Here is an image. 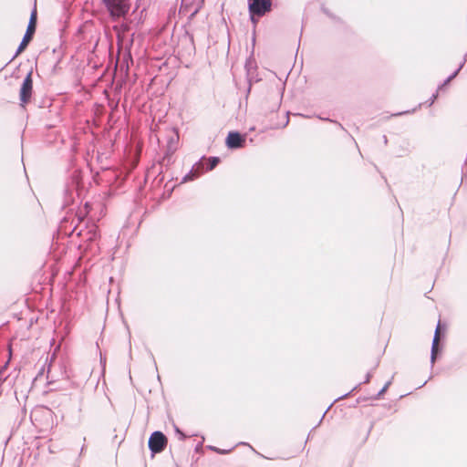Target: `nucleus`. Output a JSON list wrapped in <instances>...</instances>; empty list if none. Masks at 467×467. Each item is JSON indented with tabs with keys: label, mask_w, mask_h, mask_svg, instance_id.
I'll return each mask as SVG.
<instances>
[{
	"label": "nucleus",
	"mask_w": 467,
	"mask_h": 467,
	"mask_svg": "<svg viewBox=\"0 0 467 467\" xmlns=\"http://www.w3.org/2000/svg\"><path fill=\"white\" fill-rule=\"evenodd\" d=\"M101 2L114 20L124 17L130 9V0H101Z\"/></svg>",
	"instance_id": "nucleus-1"
},
{
	"label": "nucleus",
	"mask_w": 467,
	"mask_h": 467,
	"mask_svg": "<svg viewBox=\"0 0 467 467\" xmlns=\"http://www.w3.org/2000/svg\"><path fill=\"white\" fill-rule=\"evenodd\" d=\"M389 385V382H388V383L383 387V389H381L380 393H383V392L388 389Z\"/></svg>",
	"instance_id": "nucleus-11"
},
{
	"label": "nucleus",
	"mask_w": 467,
	"mask_h": 467,
	"mask_svg": "<svg viewBox=\"0 0 467 467\" xmlns=\"http://www.w3.org/2000/svg\"><path fill=\"white\" fill-rule=\"evenodd\" d=\"M462 64L459 67V68L451 75L448 78L447 81H450L451 79H452L457 74L458 72L460 71V69L462 68Z\"/></svg>",
	"instance_id": "nucleus-9"
},
{
	"label": "nucleus",
	"mask_w": 467,
	"mask_h": 467,
	"mask_svg": "<svg viewBox=\"0 0 467 467\" xmlns=\"http://www.w3.org/2000/svg\"><path fill=\"white\" fill-rule=\"evenodd\" d=\"M167 444L165 435L161 431H154L149 439V448L153 453L162 451Z\"/></svg>",
	"instance_id": "nucleus-4"
},
{
	"label": "nucleus",
	"mask_w": 467,
	"mask_h": 467,
	"mask_svg": "<svg viewBox=\"0 0 467 467\" xmlns=\"http://www.w3.org/2000/svg\"><path fill=\"white\" fill-rule=\"evenodd\" d=\"M244 139L238 132H230L226 139V145L230 149H236L242 147Z\"/></svg>",
	"instance_id": "nucleus-6"
},
{
	"label": "nucleus",
	"mask_w": 467,
	"mask_h": 467,
	"mask_svg": "<svg viewBox=\"0 0 467 467\" xmlns=\"http://www.w3.org/2000/svg\"><path fill=\"white\" fill-rule=\"evenodd\" d=\"M271 0H249V11L252 16H262L270 11Z\"/></svg>",
	"instance_id": "nucleus-3"
},
{
	"label": "nucleus",
	"mask_w": 467,
	"mask_h": 467,
	"mask_svg": "<svg viewBox=\"0 0 467 467\" xmlns=\"http://www.w3.org/2000/svg\"><path fill=\"white\" fill-rule=\"evenodd\" d=\"M36 23V8L35 6L31 13V16H30L26 32L14 57L18 56L27 47L28 43L30 42V40L32 38L33 34L35 33Z\"/></svg>",
	"instance_id": "nucleus-2"
},
{
	"label": "nucleus",
	"mask_w": 467,
	"mask_h": 467,
	"mask_svg": "<svg viewBox=\"0 0 467 467\" xmlns=\"http://www.w3.org/2000/svg\"><path fill=\"white\" fill-rule=\"evenodd\" d=\"M216 451H218L219 453L221 454H224L226 452H228V451H223V450H218V449H214Z\"/></svg>",
	"instance_id": "nucleus-12"
},
{
	"label": "nucleus",
	"mask_w": 467,
	"mask_h": 467,
	"mask_svg": "<svg viewBox=\"0 0 467 467\" xmlns=\"http://www.w3.org/2000/svg\"><path fill=\"white\" fill-rule=\"evenodd\" d=\"M439 340H440V323L438 324L437 327H436V330H435V333H434V337H433V340H432V346H431V362L433 363L434 360H435V358H436V353L438 351V343H439Z\"/></svg>",
	"instance_id": "nucleus-7"
},
{
	"label": "nucleus",
	"mask_w": 467,
	"mask_h": 467,
	"mask_svg": "<svg viewBox=\"0 0 467 467\" xmlns=\"http://www.w3.org/2000/svg\"><path fill=\"white\" fill-rule=\"evenodd\" d=\"M219 162V158L217 157H212L208 160V167H207V170L208 171H212L213 169L215 168V166L218 164Z\"/></svg>",
	"instance_id": "nucleus-8"
},
{
	"label": "nucleus",
	"mask_w": 467,
	"mask_h": 467,
	"mask_svg": "<svg viewBox=\"0 0 467 467\" xmlns=\"http://www.w3.org/2000/svg\"><path fill=\"white\" fill-rule=\"evenodd\" d=\"M389 385V382H388V383L383 387V389H381L380 393H383V392L388 389Z\"/></svg>",
	"instance_id": "nucleus-10"
},
{
	"label": "nucleus",
	"mask_w": 467,
	"mask_h": 467,
	"mask_svg": "<svg viewBox=\"0 0 467 467\" xmlns=\"http://www.w3.org/2000/svg\"><path fill=\"white\" fill-rule=\"evenodd\" d=\"M33 90V81L31 78V73H28L26 78L24 79L21 88H20V101L22 105L26 104L31 98Z\"/></svg>",
	"instance_id": "nucleus-5"
},
{
	"label": "nucleus",
	"mask_w": 467,
	"mask_h": 467,
	"mask_svg": "<svg viewBox=\"0 0 467 467\" xmlns=\"http://www.w3.org/2000/svg\"><path fill=\"white\" fill-rule=\"evenodd\" d=\"M203 0H200V2H202Z\"/></svg>",
	"instance_id": "nucleus-13"
}]
</instances>
